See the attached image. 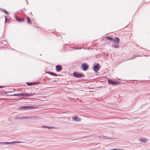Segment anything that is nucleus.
<instances>
[{
	"mask_svg": "<svg viewBox=\"0 0 150 150\" xmlns=\"http://www.w3.org/2000/svg\"><path fill=\"white\" fill-rule=\"evenodd\" d=\"M119 83V82L113 81L112 84L116 86L118 85Z\"/></svg>",
	"mask_w": 150,
	"mask_h": 150,
	"instance_id": "obj_18",
	"label": "nucleus"
},
{
	"mask_svg": "<svg viewBox=\"0 0 150 150\" xmlns=\"http://www.w3.org/2000/svg\"><path fill=\"white\" fill-rule=\"evenodd\" d=\"M24 21V19L23 18H19V22L23 21Z\"/></svg>",
	"mask_w": 150,
	"mask_h": 150,
	"instance_id": "obj_23",
	"label": "nucleus"
},
{
	"mask_svg": "<svg viewBox=\"0 0 150 150\" xmlns=\"http://www.w3.org/2000/svg\"><path fill=\"white\" fill-rule=\"evenodd\" d=\"M3 11L4 13H5L6 14H8V12L5 9H4Z\"/></svg>",
	"mask_w": 150,
	"mask_h": 150,
	"instance_id": "obj_22",
	"label": "nucleus"
},
{
	"mask_svg": "<svg viewBox=\"0 0 150 150\" xmlns=\"http://www.w3.org/2000/svg\"><path fill=\"white\" fill-rule=\"evenodd\" d=\"M26 17H27V23L28 24H31V20H30V18L28 16H27Z\"/></svg>",
	"mask_w": 150,
	"mask_h": 150,
	"instance_id": "obj_17",
	"label": "nucleus"
},
{
	"mask_svg": "<svg viewBox=\"0 0 150 150\" xmlns=\"http://www.w3.org/2000/svg\"><path fill=\"white\" fill-rule=\"evenodd\" d=\"M16 19L17 21L19 22V18H16Z\"/></svg>",
	"mask_w": 150,
	"mask_h": 150,
	"instance_id": "obj_27",
	"label": "nucleus"
},
{
	"mask_svg": "<svg viewBox=\"0 0 150 150\" xmlns=\"http://www.w3.org/2000/svg\"><path fill=\"white\" fill-rule=\"evenodd\" d=\"M28 99H30V98H28Z\"/></svg>",
	"mask_w": 150,
	"mask_h": 150,
	"instance_id": "obj_33",
	"label": "nucleus"
},
{
	"mask_svg": "<svg viewBox=\"0 0 150 150\" xmlns=\"http://www.w3.org/2000/svg\"><path fill=\"white\" fill-rule=\"evenodd\" d=\"M4 87V86H0V88H3Z\"/></svg>",
	"mask_w": 150,
	"mask_h": 150,
	"instance_id": "obj_28",
	"label": "nucleus"
},
{
	"mask_svg": "<svg viewBox=\"0 0 150 150\" xmlns=\"http://www.w3.org/2000/svg\"><path fill=\"white\" fill-rule=\"evenodd\" d=\"M99 66L100 64L98 63L97 64H96L93 67V70L96 73L100 69V68H99Z\"/></svg>",
	"mask_w": 150,
	"mask_h": 150,
	"instance_id": "obj_7",
	"label": "nucleus"
},
{
	"mask_svg": "<svg viewBox=\"0 0 150 150\" xmlns=\"http://www.w3.org/2000/svg\"><path fill=\"white\" fill-rule=\"evenodd\" d=\"M83 70L84 71H86L87 70L88 68V65L86 63H83L81 65Z\"/></svg>",
	"mask_w": 150,
	"mask_h": 150,
	"instance_id": "obj_6",
	"label": "nucleus"
},
{
	"mask_svg": "<svg viewBox=\"0 0 150 150\" xmlns=\"http://www.w3.org/2000/svg\"><path fill=\"white\" fill-rule=\"evenodd\" d=\"M13 96H19V93L13 95Z\"/></svg>",
	"mask_w": 150,
	"mask_h": 150,
	"instance_id": "obj_25",
	"label": "nucleus"
},
{
	"mask_svg": "<svg viewBox=\"0 0 150 150\" xmlns=\"http://www.w3.org/2000/svg\"><path fill=\"white\" fill-rule=\"evenodd\" d=\"M16 119H19V117H16L15 118Z\"/></svg>",
	"mask_w": 150,
	"mask_h": 150,
	"instance_id": "obj_29",
	"label": "nucleus"
},
{
	"mask_svg": "<svg viewBox=\"0 0 150 150\" xmlns=\"http://www.w3.org/2000/svg\"><path fill=\"white\" fill-rule=\"evenodd\" d=\"M17 109H19V108H18Z\"/></svg>",
	"mask_w": 150,
	"mask_h": 150,
	"instance_id": "obj_34",
	"label": "nucleus"
},
{
	"mask_svg": "<svg viewBox=\"0 0 150 150\" xmlns=\"http://www.w3.org/2000/svg\"><path fill=\"white\" fill-rule=\"evenodd\" d=\"M47 73L53 76H57V74L52 71H47Z\"/></svg>",
	"mask_w": 150,
	"mask_h": 150,
	"instance_id": "obj_12",
	"label": "nucleus"
},
{
	"mask_svg": "<svg viewBox=\"0 0 150 150\" xmlns=\"http://www.w3.org/2000/svg\"><path fill=\"white\" fill-rule=\"evenodd\" d=\"M30 119V117L28 116H23L21 117H19V119Z\"/></svg>",
	"mask_w": 150,
	"mask_h": 150,
	"instance_id": "obj_15",
	"label": "nucleus"
},
{
	"mask_svg": "<svg viewBox=\"0 0 150 150\" xmlns=\"http://www.w3.org/2000/svg\"><path fill=\"white\" fill-rule=\"evenodd\" d=\"M73 75L75 77L78 78H84L85 76L83 74H79L77 72H74L73 74Z\"/></svg>",
	"mask_w": 150,
	"mask_h": 150,
	"instance_id": "obj_4",
	"label": "nucleus"
},
{
	"mask_svg": "<svg viewBox=\"0 0 150 150\" xmlns=\"http://www.w3.org/2000/svg\"><path fill=\"white\" fill-rule=\"evenodd\" d=\"M120 39L118 37H115L113 40V43H112V46L115 48H117L119 47V43L120 42Z\"/></svg>",
	"mask_w": 150,
	"mask_h": 150,
	"instance_id": "obj_2",
	"label": "nucleus"
},
{
	"mask_svg": "<svg viewBox=\"0 0 150 150\" xmlns=\"http://www.w3.org/2000/svg\"><path fill=\"white\" fill-rule=\"evenodd\" d=\"M81 49V48H76V49H78L79 50H80Z\"/></svg>",
	"mask_w": 150,
	"mask_h": 150,
	"instance_id": "obj_30",
	"label": "nucleus"
},
{
	"mask_svg": "<svg viewBox=\"0 0 150 150\" xmlns=\"http://www.w3.org/2000/svg\"><path fill=\"white\" fill-rule=\"evenodd\" d=\"M98 137L100 139H103L104 138V136L102 135H100L98 136Z\"/></svg>",
	"mask_w": 150,
	"mask_h": 150,
	"instance_id": "obj_21",
	"label": "nucleus"
},
{
	"mask_svg": "<svg viewBox=\"0 0 150 150\" xmlns=\"http://www.w3.org/2000/svg\"><path fill=\"white\" fill-rule=\"evenodd\" d=\"M106 38L107 40L109 41H113L114 40V39L110 36H106Z\"/></svg>",
	"mask_w": 150,
	"mask_h": 150,
	"instance_id": "obj_10",
	"label": "nucleus"
},
{
	"mask_svg": "<svg viewBox=\"0 0 150 150\" xmlns=\"http://www.w3.org/2000/svg\"><path fill=\"white\" fill-rule=\"evenodd\" d=\"M139 141L142 143H146L148 141V139L145 138H139Z\"/></svg>",
	"mask_w": 150,
	"mask_h": 150,
	"instance_id": "obj_9",
	"label": "nucleus"
},
{
	"mask_svg": "<svg viewBox=\"0 0 150 150\" xmlns=\"http://www.w3.org/2000/svg\"><path fill=\"white\" fill-rule=\"evenodd\" d=\"M138 56H140V55H138Z\"/></svg>",
	"mask_w": 150,
	"mask_h": 150,
	"instance_id": "obj_35",
	"label": "nucleus"
},
{
	"mask_svg": "<svg viewBox=\"0 0 150 150\" xmlns=\"http://www.w3.org/2000/svg\"><path fill=\"white\" fill-rule=\"evenodd\" d=\"M56 69L57 71L59 72L62 70V67L59 65H58L56 66Z\"/></svg>",
	"mask_w": 150,
	"mask_h": 150,
	"instance_id": "obj_8",
	"label": "nucleus"
},
{
	"mask_svg": "<svg viewBox=\"0 0 150 150\" xmlns=\"http://www.w3.org/2000/svg\"><path fill=\"white\" fill-rule=\"evenodd\" d=\"M103 139H110L109 138L106 137V136H104V138H103Z\"/></svg>",
	"mask_w": 150,
	"mask_h": 150,
	"instance_id": "obj_24",
	"label": "nucleus"
},
{
	"mask_svg": "<svg viewBox=\"0 0 150 150\" xmlns=\"http://www.w3.org/2000/svg\"><path fill=\"white\" fill-rule=\"evenodd\" d=\"M4 16L5 17V23H8L9 20H10V19H9V18H7V17L5 16V15H4Z\"/></svg>",
	"mask_w": 150,
	"mask_h": 150,
	"instance_id": "obj_16",
	"label": "nucleus"
},
{
	"mask_svg": "<svg viewBox=\"0 0 150 150\" xmlns=\"http://www.w3.org/2000/svg\"><path fill=\"white\" fill-rule=\"evenodd\" d=\"M113 81H112V80L109 79L108 80V83H109V84H112Z\"/></svg>",
	"mask_w": 150,
	"mask_h": 150,
	"instance_id": "obj_20",
	"label": "nucleus"
},
{
	"mask_svg": "<svg viewBox=\"0 0 150 150\" xmlns=\"http://www.w3.org/2000/svg\"><path fill=\"white\" fill-rule=\"evenodd\" d=\"M35 95H37L38 94H35V93H27L25 92L24 93H19V100L22 99L21 97L22 96H24L23 98H24V99H26L27 98L25 97V96H27L29 97H31Z\"/></svg>",
	"mask_w": 150,
	"mask_h": 150,
	"instance_id": "obj_1",
	"label": "nucleus"
},
{
	"mask_svg": "<svg viewBox=\"0 0 150 150\" xmlns=\"http://www.w3.org/2000/svg\"><path fill=\"white\" fill-rule=\"evenodd\" d=\"M1 44H5H5H3V43H0V45H1Z\"/></svg>",
	"mask_w": 150,
	"mask_h": 150,
	"instance_id": "obj_31",
	"label": "nucleus"
},
{
	"mask_svg": "<svg viewBox=\"0 0 150 150\" xmlns=\"http://www.w3.org/2000/svg\"><path fill=\"white\" fill-rule=\"evenodd\" d=\"M4 9L0 8V10L2 11H3Z\"/></svg>",
	"mask_w": 150,
	"mask_h": 150,
	"instance_id": "obj_26",
	"label": "nucleus"
},
{
	"mask_svg": "<svg viewBox=\"0 0 150 150\" xmlns=\"http://www.w3.org/2000/svg\"><path fill=\"white\" fill-rule=\"evenodd\" d=\"M42 127L43 128H46L49 129H55V128L53 127H49L46 126L42 125Z\"/></svg>",
	"mask_w": 150,
	"mask_h": 150,
	"instance_id": "obj_13",
	"label": "nucleus"
},
{
	"mask_svg": "<svg viewBox=\"0 0 150 150\" xmlns=\"http://www.w3.org/2000/svg\"><path fill=\"white\" fill-rule=\"evenodd\" d=\"M38 116H32L30 117V119H37L38 118Z\"/></svg>",
	"mask_w": 150,
	"mask_h": 150,
	"instance_id": "obj_19",
	"label": "nucleus"
},
{
	"mask_svg": "<svg viewBox=\"0 0 150 150\" xmlns=\"http://www.w3.org/2000/svg\"><path fill=\"white\" fill-rule=\"evenodd\" d=\"M72 119L75 122H79L80 121V119L77 117H73L72 118Z\"/></svg>",
	"mask_w": 150,
	"mask_h": 150,
	"instance_id": "obj_11",
	"label": "nucleus"
},
{
	"mask_svg": "<svg viewBox=\"0 0 150 150\" xmlns=\"http://www.w3.org/2000/svg\"><path fill=\"white\" fill-rule=\"evenodd\" d=\"M16 143H19L18 141H13L11 142H0V144H1L2 145H8L9 144H14Z\"/></svg>",
	"mask_w": 150,
	"mask_h": 150,
	"instance_id": "obj_5",
	"label": "nucleus"
},
{
	"mask_svg": "<svg viewBox=\"0 0 150 150\" xmlns=\"http://www.w3.org/2000/svg\"><path fill=\"white\" fill-rule=\"evenodd\" d=\"M19 143H24V142H19Z\"/></svg>",
	"mask_w": 150,
	"mask_h": 150,
	"instance_id": "obj_32",
	"label": "nucleus"
},
{
	"mask_svg": "<svg viewBox=\"0 0 150 150\" xmlns=\"http://www.w3.org/2000/svg\"><path fill=\"white\" fill-rule=\"evenodd\" d=\"M34 107L31 106L25 105L19 107V109L23 110H29L30 109H34Z\"/></svg>",
	"mask_w": 150,
	"mask_h": 150,
	"instance_id": "obj_3",
	"label": "nucleus"
},
{
	"mask_svg": "<svg viewBox=\"0 0 150 150\" xmlns=\"http://www.w3.org/2000/svg\"><path fill=\"white\" fill-rule=\"evenodd\" d=\"M26 84L28 86H33L35 84V83L34 82H28L26 83Z\"/></svg>",
	"mask_w": 150,
	"mask_h": 150,
	"instance_id": "obj_14",
	"label": "nucleus"
}]
</instances>
